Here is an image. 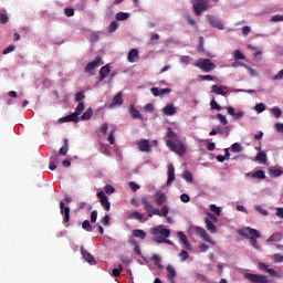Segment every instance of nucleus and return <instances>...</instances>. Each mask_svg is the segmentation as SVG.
Returning <instances> with one entry per match:
<instances>
[{
  "label": "nucleus",
  "instance_id": "obj_1",
  "mask_svg": "<svg viewBox=\"0 0 283 283\" xmlns=\"http://www.w3.org/2000/svg\"><path fill=\"white\" fill-rule=\"evenodd\" d=\"M166 136L168 138L166 140V147H168L170 151L178 154V156H185V154H187V146L185 145V143H182L180 136H178L177 133L174 132V128L168 127Z\"/></svg>",
  "mask_w": 283,
  "mask_h": 283
},
{
  "label": "nucleus",
  "instance_id": "obj_2",
  "mask_svg": "<svg viewBox=\"0 0 283 283\" xmlns=\"http://www.w3.org/2000/svg\"><path fill=\"white\" fill-rule=\"evenodd\" d=\"M239 235H241L242 238H247L254 249H260V245L258 244V239L255 238H262V234H260V231H258L256 229L248 227L243 230H239Z\"/></svg>",
  "mask_w": 283,
  "mask_h": 283
},
{
  "label": "nucleus",
  "instance_id": "obj_3",
  "mask_svg": "<svg viewBox=\"0 0 283 283\" xmlns=\"http://www.w3.org/2000/svg\"><path fill=\"white\" fill-rule=\"evenodd\" d=\"M196 67L202 70V72H211V70L216 69V64L211 62L209 59H200L195 63Z\"/></svg>",
  "mask_w": 283,
  "mask_h": 283
},
{
  "label": "nucleus",
  "instance_id": "obj_4",
  "mask_svg": "<svg viewBox=\"0 0 283 283\" xmlns=\"http://www.w3.org/2000/svg\"><path fill=\"white\" fill-rule=\"evenodd\" d=\"M192 4L196 17H200L206 10H209V0H195Z\"/></svg>",
  "mask_w": 283,
  "mask_h": 283
},
{
  "label": "nucleus",
  "instance_id": "obj_5",
  "mask_svg": "<svg viewBox=\"0 0 283 283\" xmlns=\"http://www.w3.org/2000/svg\"><path fill=\"white\" fill-rule=\"evenodd\" d=\"M243 277L249 280L252 283H270L271 281L264 274H252V273H244Z\"/></svg>",
  "mask_w": 283,
  "mask_h": 283
},
{
  "label": "nucleus",
  "instance_id": "obj_6",
  "mask_svg": "<svg viewBox=\"0 0 283 283\" xmlns=\"http://www.w3.org/2000/svg\"><path fill=\"white\" fill-rule=\"evenodd\" d=\"M103 59L97 55L94 61L90 62L85 69L84 72H86L87 74H90V76H94V71L96 67H99V65H103Z\"/></svg>",
  "mask_w": 283,
  "mask_h": 283
},
{
  "label": "nucleus",
  "instance_id": "obj_7",
  "mask_svg": "<svg viewBox=\"0 0 283 283\" xmlns=\"http://www.w3.org/2000/svg\"><path fill=\"white\" fill-rule=\"evenodd\" d=\"M195 233L197 235H200V238H202L205 242H208L212 247H216V241L211 240V237H209V233H207V230H205V228L195 227Z\"/></svg>",
  "mask_w": 283,
  "mask_h": 283
},
{
  "label": "nucleus",
  "instance_id": "obj_8",
  "mask_svg": "<svg viewBox=\"0 0 283 283\" xmlns=\"http://www.w3.org/2000/svg\"><path fill=\"white\" fill-rule=\"evenodd\" d=\"M150 233L151 235H163V238H169V235H171V231L167 228H163V226L151 228Z\"/></svg>",
  "mask_w": 283,
  "mask_h": 283
},
{
  "label": "nucleus",
  "instance_id": "obj_9",
  "mask_svg": "<svg viewBox=\"0 0 283 283\" xmlns=\"http://www.w3.org/2000/svg\"><path fill=\"white\" fill-rule=\"evenodd\" d=\"M97 198L99 199V202L105 211H109V209H112V203L104 191L97 192Z\"/></svg>",
  "mask_w": 283,
  "mask_h": 283
},
{
  "label": "nucleus",
  "instance_id": "obj_10",
  "mask_svg": "<svg viewBox=\"0 0 283 283\" xmlns=\"http://www.w3.org/2000/svg\"><path fill=\"white\" fill-rule=\"evenodd\" d=\"M174 180H176V168L172 164H169L167 169V187H171V185H174Z\"/></svg>",
  "mask_w": 283,
  "mask_h": 283
},
{
  "label": "nucleus",
  "instance_id": "obj_11",
  "mask_svg": "<svg viewBox=\"0 0 283 283\" xmlns=\"http://www.w3.org/2000/svg\"><path fill=\"white\" fill-rule=\"evenodd\" d=\"M166 271H167L166 280H168V282L170 283H176V277L178 275V273L176 272V268L171 264H168L166 266Z\"/></svg>",
  "mask_w": 283,
  "mask_h": 283
},
{
  "label": "nucleus",
  "instance_id": "obj_12",
  "mask_svg": "<svg viewBox=\"0 0 283 283\" xmlns=\"http://www.w3.org/2000/svg\"><path fill=\"white\" fill-rule=\"evenodd\" d=\"M137 147L139 151H143L144 154H149L151 151V144L149 143V139H140L137 142Z\"/></svg>",
  "mask_w": 283,
  "mask_h": 283
},
{
  "label": "nucleus",
  "instance_id": "obj_13",
  "mask_svg": "<svg viewBox=\"0 0 283 283\" xmlns=\"http://www.w3.org/2000/svg\"><path fill=\"white\" fill-rule=\"evenodd\" d=\"M60 212L63 216V224L70 222V207H65V202H60Z\"/></svg>",
  "mask_w": 283,
  "mask_h": 283
},
{
  "label": "nucleus",
  "instance_id": "obj_14",
  "mask_svg": "<svg viewBox=\"0 0 283 283\" xmlns=\"http://www.w3.org/2000/svg\"><path fill=\"white\" fill-rule=\"evenodd\" d=\"M208 22L212 28H217V30H224V24L222 21L214 15H207Z\"/></svg>",
  "mask_w": 283,
  "mask_h": 283
},
{
  "label": "nucleus",
  "instance_id": "obj_15",
  "mask_svg": "<svg viewBox=\"0 0 283 283\" xmlns=\"http://www.w3.org/2000/svg\"><path fill=\"white\" fill-rule=\"evenodd\" d=\"M81 254L84 258V260H86V262H88V264L94 265L96 264V259L94 258V255H92V253H90L87 250H85V248L82 245L81 249Z\"/></svg>",
  "mask_w": 283,
  "mask_h": 283
},
{
  "label": "nucleus",
  "instance_id": "obj_16",
  "mask_svg": "<svg viewBox=\"0 0 283 283\" xmlns=\"http://www.w3.org/2000/svg\"><path fill=\"white\" fill-rule=\"evenodd\" d=\"M211 92L212 94H218L219 96H227V92H229V86H218V85H213L211 87Z\"/></svg>",
  "mask_w": 283,
  "mask_h": 283
},
{
  "label": "nucleus",
  "instance_id": "obj_17",
  "mask_svg": "<svg viewBox=\"0 0 283 283\" xmlns=\"http://www.w3.org/2000/svg\"><path fill=\"white\" fill-rule=\"evenodd\" d=\"M177 238H179L180 242L185 245V249L188 251H191V243L189 242V239H187V234L182 231L177 232Z\"/></svg>",
  "mask_w": 283,
  "mask_h": 283
},
{
  "label": "nucleus",
  "instance_id": "obj_18",
  "mask_svg": "<svg viewBox=\"0 0 283 283\" xmlns=\"http://www.w3.org/2000/svg\"><path fill=\"white\" fill-rule=\"evenodd\" d=\"M109 72H112V69H109V64L102 66L99 70L98 83L105 81V78H107V76L109 75Z\"/></svg>",
  "mask_w": 283,
  "mask_h": 283
},
{
  "label": "nucleus",
  "instance_id": "obj_19",
  "mask_svg": "<svg viewBox=\"0 0 283 283\" xmlns=\"http://www.w3.org/2000/svg\"><path fill=\"white\" fill-rule=\"evenodd\" d=\"M139 55H138V51L136 49H132L129 52H128V56H127V61L129 63H138L139 61Z\"/></svg>",
  "mask_w": 283,
  "mask_h": 283
},
{
  "label": "nucleus",
  "instance_id": "obj_20",
  "mask_svg": "<svg viewBox=\"0 0 283 283\" xmlns=\"http://www.w3.org/2000/svg\"><path fill=\"white\" fill-rule=\"evenodd\" d=\"M128 114L133 117V118H138L139 120H143V115L140 114V112L138 109H136V106H134V104L129 105L128 107Z\"/></svg>",
  "mask_w": 283,
  "mask_h": 283
},
{
  "label": "nucleus",
  "instance_id": "obj_21",
  "mask_svg": "<svg viewBox=\"0 0 283 283\" xmlns=\"http://www.w3.org/2000/svg\"><path fill=\"white\" fill-rule=\"evenodd\" d=\"M163 112L166 116H174V114H176L178 111L177 108L174 106V104H167L164 108Z\"/></svg>",
  "mask_w": 283,
  "mask_h": 283
},
{
  "label": "nucleus",
  "instance_id": "obj_22",
  "mask_svg": "<svg viewBox=\"0 0 283 283\" xmlns=\"http://www.w3.org/2000/svg\"><path fill=\"white\" fill-rule=\"evenodd\" d=\"M142 205H144V210L147 213H149V211L154 208V205H151V201H149L147 196L142 197Z\"/></svg>",
  "mask_w": 283,
  "mask_h": 283
},
{
  "label": "nucleus",
  "instance_id": "obj_23",
  "mask_svg": "<svg viewBox=\"0 0 283 283\" xmlns=\"http://www.w3.org/2000/svg\"><path fill=\"white\" fill-rule=\"evenodd\" d=\"M205 222H206V229L210 233H218V228L216 227V224H213V221H211V219L206 218Z\"/></svg>",
  "mask_w": 283,
  "mask_h": 283
},
{
  "label": "nucleus",
  "instance_id": "obj_24",
  "mask_svg": "<svg viewBox=\"0 0 283 283\" xmlns=\"http://www.w3.org/2000/svg\"><path fill=\"white\" fill-rule=\"evenodd\" d=\"M78 123V117L76 114L72 113L71 115L60 118V123Z\"/></svg>",
  "mask_w": 283,
  "mask_h": 283
},
{
  "label": "nucleus",
  "instance_id": "obj_25",
  "mask_svg": "<svg viewBox=\"0 0 283 283\" xmlns=\"http://www.w3.org/2000/svg\"><path fill=\"white\" fill-rule=\"evenodd\" d=\"M133 238H138L139 240H145L147 238V233L142 229H135L132 231Z\"/></svg>",
  "mask_w": 283,
  "mask_h": 283
},
{
  "label": "nucleus",
  "instance_id": "obj_26",
  "mask_svg": "<svg viewBox=\"0 0 283 283\" xmlns=\"http://www.w3.org/2000/svg\"><path fill=\"white\" fill-rule=\"evenodd\" d=\"M247 176H251L252 178H258V180H264L266 178V174L264 170H256L254 172H248Z\"/></svg>",
  "mask_w": 283,
  "mask_h": 283
},
{
  "label": "nucleus",
  "instance_id": "obj_27",
  "mask_svg": "<svg viewBox=\"0 0 283 283\" xmlns=\"http://www.w3.org/2000/svg\"><path fill=\"white\" fill-rule=\"evenodd\" d=\"M283 234L280 232H275L266 240V242H282Z\"/></svg>",
  "mask_w": 283,
  "mask_h": 283
},
{
  "label": "nucleus",
  "instance_id": "obj_28",
  "mask_svg": "<svg viewBox=\"0 0 283 283\" xmlns=\"http://www.w3.org/2000/svg\"><path fill=\"white\" fill-rule=\"evenodd\" d=\"M67 151H70V142L64 139L63 146L60 148L61 156H67Z\"/></svg>",
  "mask_w": 283,
  "mask_h": 283
},
{
  "label": "nucleus",
  "instance_id": "obj_29",
  "mask_svg": "<svg viewBox=\"0 0 283 283\" xmlns=\"http://www.w3.org/2000/svg\"><path fill=\"white\" fill-rule=\"evenodd\" d=\"M165 202H167V195L158 193L156 196V205H158L160 207V206L165 205Z\"/></svg>",
  "mask_w": 283,
  "mask_h": 283
},
{
  "label": "nucleus",
  "instance_id": "obj_30",
  "mask_svg": "<svg viewBox=\"0 0 283 283\" xmlns=\"http://www.w3.org/2000/svg\"><path fill=\"white\" fill-rule=\"evenodd\" d=\"M83 112H85V103L84 102H80L75 108V112L73 114H76V117L78 118V116H81V114H83Z\"/></svg>",
  "mask_w": 283,
  "mask_h": 283
},
{
  "label": "nucleus",
  "instance_id": "obj_31",
  "mask_svg": "<svg viewBox=\"0 0 283 283\" xmlns=\"http://www.w3.org/2000/svg\"><path fill=\"white\" fill-rule=\"evenodd\" d=\"M113 105L120 106L123 105V93H118L113 97Z\"/></svg>",
  "mask_w": 283,
  "mask_h": 283
},
{
  "label": "nucleus",
  "instance_id": "obj_32",
  "mask_svg": "<svg viewBox=\"0 0 283 283\" xmlns=\"http://www.w3.org/2000/svg\"><path fill=\"white\" fill-rule=\"evenodd\" d=\"M92 116H94V111L92 108H87L82 115V120H90Z\"/></svg>",
  "mask_w": 283,
  "mask_h": 283
},
{
  "label": "nucleus",
  "instance_id": "obj_33",
  "mask_svg": "<svg viewBox=\"0 0 283 283\" xmlns=\"http://www.w3.org/2000/svg\"><path fill=\"white\" fill-rule=\"evenodd\" d=\"M233 56H234L235 61H244V59H247V56H244V53L240 50H235L233 52Z\"/></svg>",
  "mask_w": 283,
  "mask_h": 283
},
{
  "label": "nucleus",
  "instance_id": "obj_34",
  "mask_svg": "<svg viewBox=\"0 0 283 283\" xmlns=\"http://www.w3.org/2000/svg\"><path fill=\"white\" fill-rule=\"evenodd\" d=\"M118 30V22L117 21H112L111 24L107 28V32L112 34V32H116Z\"/></svg>",
  "mask_w": 283,
  "mask_h": 283
},
{
  "label": "nucleus",
  "instance_id": "obj_35",
  "mask_svg": "<svg viewBox=\"0 0 283 283\" xmlns=\"http://www.w3.org/2000/svg\"><path fill=\"white\" fill-rule=\"evenodd\" d=\"M56 163H59V155H54L53 160L50 161L49 169H51V171L56 169Z\"/></svg>",
  "mask_w": 283,
  "mask_h": 283
},
{
  "label": "nucleus",
  "instance_id": "obj_36",
  "mask_svg": "<svg viewBox=\"0 0 283 283\" xmlns=\"http://www.w3.org/2000/svg\"><path fill=\"white\" fill-rule=\"evenodd\" d=\"M182 178H184V180H186V182H193V175H191V172L189 170H186L182 174Z\"/></svg>",
  "mask_w": 283,
  "mask_h": 283
},
{
  "label": "nucleus",
  "instance_id": "obj_37",
  "mask_svg": "<svg viewBox=\"0 0 283 283\" xmlns=\"http://www.w3.org/2000/svg\"><path fill=\"white\" fill-rule=\"evenodd\" d=\"M116 19H117V21H127V19H129V13L117 12Z\"/></svg>",
  "mask_w": 283,
  "mask_h": 283
},
{
  "label": "nucleus",
  "instance_id": "obj_38",
  "mask_svg": "<svg viewBox=\"0 0 283 283\" xmlns=\"http://www.w3.org/2000/svg\"><path fill=\"white\" fill-rule=\"evenodd\" d=\"M122 272H123V264H119L118 268L113 269L112 275L113 277H120Z\"/></svg>",
  "mask_w": 283,
  "mask_h": 283
},
{
  "label": "nucleus",
  "instance_id": "obj_39",
  "mask_svg": "<svg viewBox=\"0 0 283 283\" xmlns=\"http://www.w3.org/2000/svg\"><path fill=\"white\" fill-rule=\"evenodd\" d=\"M114 134H116V130L111 129L108 137H107V142L109 143V145H115L116 144V138L114 137Z\"/></svg>",
  "mask_w": 283,
  "mask_h": 283
},
{
  "label": "nucleus",
  "instance_id": "obj_40",
  "mask_svg": "<svg viewBox=\"0 0 283 283\" xmlns=\"http://www.w3.org/2000/svg\"><path fill=\"white\" fill-rule=\"evenodd\" d=\"M255 160L259 163H266V153L260 151L256 154Z\"/></svg>",
  "mask_w": 283,
  "mask_h": 283
},
{
  "label": "nucleus",
  "instance_id": "obj_41",
  "mask_svg": "<svg viewBox=\"0 0 283 283\" xmlns=\"http://www.w3.org/2000/svg\"><path fill=\"white\" fill-rule=\"evenodd\" d=\"M270 174L271 176H274V178H280V176L283 175V171L282 169H279V168H271Z\"/></svg>",
  "mask_w": 283,
  "mask_h": 283
},
{
  "label": "nucleus",
  "instance_id": "obj_42",
  "mask_svg": "<svg viewBox=\"0 0 283 283\" xmlns=\"http://www.w3.org/2000/svg\"><path fill=\"white\" fill-rule=\"evenodd\" d=\"M231 151L233 154H240V151H242V145H240V143L232 144Z\"/></svg>",
  "mask_w": 283,
  "mask_h": 283
},
{
  "label": "nucleus",
  "instance_id": "obj_43",
  "mask_svg": "<svg viewBox=\"0 0 283 283\" xmlns=\"http://www.w3.org/2000/svg\"><path fill=\"white\" fill-rule=\"evenodd\" d=\"M231 67H245V70H251V66L244 64L243 62H240V61H234L232 64H231Z\"/></svg>",
  "mask_w": 283,
  "mask_h": 283
},
{
  "label": "nucleus",
  "instance_id": "obj_44",
  "mask_svg": "<svg viewBox=\"0 0 283 283\" xmlns=\"http://www.w3.org/2000/svg\"><path fill=\"white\" fill-rule=\"evenodd\" d=\"M154 216H158L159 218L163 217V213H160V209L153 208L148 213V218H154Z\"/></svg>",
  "mask_w": 283,
  "mask_h": 283
},
{
  "label": "nucleus",
  "instance_id": "obj_45",
  "mask_svg": "<svg viewBox=\"0 0 283 283\" xmlns=\"http://www.w3.org/2000/svg\"><path fill=\"white\" fill-rule=\"evenodd\" d=\"M82 229H84V231H87L88 233H92V223H90V220H85L82 223Z\"/></svg>",
  "mask_w": 283,
  "mask_h": 283
},
{
  "label": "nucleus",
  "instance_id": "obj_46",
  "mask_svg": "<svg viewBox=\"0 0 283 283\" xmlns=\"http://www.w3.org/2000/svg\"><path fill=\"white\" fill-rule=\"evenodd\" d=\"M153 260H154L156 266H157L158 269L163 270V263H160V262H161L160 256H159L158 254H154V255H153Z\"/></svg>",
  "mask_w": 283,
  "mask_h": 283
},
{
  "label": "nucleus",
  "instance_id": "obj_47",
  "mask_svg": "<svg viewBox=\"0 0 283 283\" xmlns=\"http://www.w3.org/2000/svg\"><path fill=\"white\" fill-rule=\"evenodd\" d=\"M197 52H199V53L205 52V38L203 36L199 38V45L197 48Z\"/></svg>",
  "mask_w": 283,
  "mask_h": 283
},
{
  "label": "nucleus",
  "instance_id": "obj_48",
  "mask_svg": "<svg viewBox=\"0 0 283 283\" xmlns=\"http://www.w3.org/2000/svg\"><path fill=\"white\" fill-rule=\"evenodd\" d=\"M129 218H133L134 220H138L139 222H142L143 214L138 211H134L129 214Z\"/></svg>",
  "mask_w": 283,
  "mask_h": 283
},
{
  "label": "nucleus",
  "instance_id": "obj_49",
  "mask_svg": "<svg viewBox=\"0 0 283 283\" xmlns=\"http://www.w3.org/2000/svg\"><path fill=\"white\" fill-rule=\"evenodd\" d=\"M266 111V105L264 103H259L255 105V112H258V114H262V112Z\"/></svg>",
  "mask_w": 283,
  "mask_h": 283
},
{
  "label": "nucleus",
  "instance_id": "obj_50",
  "mask_svg": "<svg viewBox=\"0 0 283 283\" xmlns=\"http://www.w3.org/2000/svg\"><path fill=\"white\" fill-rule=\"evenodd\" d=\"M272 114L275 116V118H280V116H282V109H280V107L274 106L271 109Z\"/></svg>",
  "mask_w": 283,
  "mask_h": 283
},
{
  "label": "nucleus",
  "instance_id": "obj_51",
  "mask_svg": "<svg viewBox=\"0 0 283 283\" xmlns=\"http://www.w3.org/2000/svg\"><path fill=\"white\" fill-rule=\"evenodd\" d=\"M128 187L130 191H138V189H140V185L136 184L135 181H129Z\"/></svg>",
  "mask_w": 283,
  "mask_h": 283
},
{
  "label": "nucleus",
  "instance_id": "obj_52",
  "mask_svg": "<svg viewBox=\"0 0 283 283\" xmlns=\"http://www.w3.org/2000/svg\"><path fill=\"white\" fill-rule=\"evenodd\" d=\"M210 107L211 109H217V112H220L222 109V106H220V104H218V102L214 99L210 102Z\"/></svg>",
  "mask_w": 283,
  "mask_h": 283
},
{
  "label": "nucleus",
  "instance_id": "obj_53",
  "mask_svg": "<svg viewBox=\"0 0 283 283\" xmlns=\"http://www.w3.org/2000/svg\"><path fill=\"white\" fill-rule=\"evenodd\" d=\"M108 130H109V124H107V123L102 124V126L99 127V132L104 136L107 135Z\"/></svg>",
  "mask_w": 283,
  "mask_h": 283
},
{
  "label": "nucleus",
  "instance_id": "obj_54",
  "mask_svg": "<svg viewBox=\"0 0 283 283\" xmlns=\"http://www.w3.org/2000/svg\"><path fill=\"white\" fill-rule=\"evenodd\" d=\"M217 118L220 120L221 125H229V120L227 119V116L219 113L217 115Z\"/></svg>",
  "mask_w": 283,
  "mask_h": 283
},
{
  "label": "nucleus",
  "instance_id": "obj_55",
  "mask_svg": "<svg viewBox=\"0 0 283 283\" xmlns=\"http://www.w3.org/2000/svg\"><path fill=\"white\" fill-rule=\"evenodd\" d=\"M84 98H85V93L83 91L76 93L75 95L76 103H81V101H84Z\"/></svg>",
  "mask_w": 283,
  "mask_h": 283
},
{
  "label": "nucleus",
  "instance_id": "obj_56",
  "mask_svg": "<svg viewBox=\"0 0 283 283\" xmlns=\"http://www.w3.org/2000/svg\"><path fill=\"white\" fill-rule=\"evenodd\" d=\"M254 209H255V211L261 213V216H269V211L266 209L262 208V206H255Z\"/></svg>",
  "mask_w": 283,
  "mask_h": 283
},
{
  "label": "nucleus",
  "instance_id": "obj_57",
  "mask_svg": "<svg viewBox=\"0 0 283 283\" xmlns=\"http://www.w3.org/2000/svg\"><path fill=\"white\" fill-rule=\"evenodd\" d=\"M210 210L212 211V213H216V216H220V213L222 212V210L220 209V207L216 206V205H211L210 206Z\"/></svg>",
  "mask_w": 283,
  "mask_h": 283
},
{
  "label": "nucleus",
  "instance_id": "obj_58",
  "mask_svg": "<svg viewBox=\"0 0 283 283\" xmlns=\"http://www.w3.org/2000/svg\"><path fill=\"white\" fill-rule=\"evenodd\" d=\"M179 258L181 259V262H185V260H189V252H187L186 250H181V252L179 253Z\"/></svg>",
  "mask_w": 283,
  "mask_h": 283
},
{
  "label": "nucleus",
  "instance_id": "obj_59",
  "mask_svg": "<svg viewBox=\"0 0 283 283\" xmlns=\"http://www.w3.org/2000/svg\"><path fill=\"white\" fill-rule=\"evenodd\" d=\"M96 220H98V211L93 210L91 212V222H92V224L96 223Z\"/></svg>",
  "mask_w": 283,
  "mask_h": 283
},
{
  "label": "nucleus",
  "instance_id": "obj_60",
  "mask_svg": "<svg viewBox=\"0 0 283 283\" xmlns=\"http://www.w3.org/2000/svg\"><path fill=\"white\" fill-rule=\"evenodd\" d=\"M104 191L106 193H114V191H116V189L114 188V186L107 184L105 187H104Z\"/></svg>",
  "mask_w": 283,
  "mask_h": 283
},
{
  "label": "nucleus",
  "instance_id": "obj_61",
  "mask_svg": "<svg viewBox=\"0 0 283 283\" xmlns=\"http://www.w3.org/2000/svg\"><path fill=\"white\" fill-rule=\"evenodd\" d=\"M145 112H149V114H153L154 112V104L149 103L144 106Z\"/></svg>",
  "mask_w": 283,
  "mask_h": 283
},
{
  "label": "nucleus",
  "instance_id": "obj_62",
  "mask_svg": "<svg viewBox=\"0 0 283 283\" xmlns=\"http://www.w3.org/2000/svg\"><path fill=\"white\" fill-rule=\"evenodd\" d=\"M64 14L66 17H74V9H72V8L64 9Z\"/></svg>",
  "mask_w": 283,
  "mask_h": 283
},
{
  "label": "nucleus",
  "instance_id": "obj_63",
  "mask_svg": "<svg viewBox=\"0 0 283 283\" xmlns=\"http://www.w3.org/2000/svg\"><path fill=\"white\" fill-rule=\"evenodd\" d=\"M271 21L273 22L283 21V15L275 14L271 18Z\"/></svg>",
  "mask_w": 283,
  "mask_h": 283
},
{
  "label": "nucleus",
  "instance_id": "obj_64",
  "mask_svg": "<svg viewBox=\"0 0 283 283\" xmlns=\"http://www.w3.org/2000/svg\"><path fill=\"white\" fill-rule=\"evenodd\" d=\"M275 216H277V218H282L283 219V208H276V212Z\"/></svg>",
  "mask_w": 283,
  "mask_h": 283
}]
</instances>
